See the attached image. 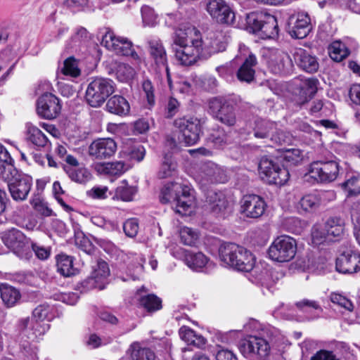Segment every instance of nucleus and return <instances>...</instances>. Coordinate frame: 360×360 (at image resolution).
Here are the masks:
<instances>
[{
    "instance_id": "f257e3e1",
    "label": "nucleus",
    "mask_w": 360,
    "mask_h": 360,
    "mask_svg": "<svg viewBox=\"0 0 360 360\" xmlns=\"http://www.w3.org/2000/svg\"><path fill=\"white\" fill-rule=\"evenodd\" d=\"M227 43V37L221 31L210 32L202 39L200 31L189 25L176 32L172 48L176 60L183 65L190 66L224 51Z\"/></svg>"
},
{
    "instance_id": "f03ea898",
    "label": "nucleus",
    "mask_w": 360,
    "mask_h": 360,
    "mask_svg": "<svg viewBox=\"0 0 360 360\" xmlns=\"http://www.w3.org/2000/svg\"><path fill=\"white\" fill-rule=\"evenodd\" d=\"M219 253L224 265L239 271H252V274L258 281L262 282L265 280L267 270L260 269L259 266H255V257L245 248L232 243H225L221 245Z\"/></svg>"
},
{
    "instance_id": "7ed1b4c3",
    "label": "nucleus",
    "mask_w": 360,
    "mask_h": 360,
    "mask_svg": "<svg viewBox=\"0 0 360 360\" xmlns=\"http://www.w3.org/2000/svg\"><path fill=\"white\" fill-rule=\"evenodd\" d=\"M345 234V221L340 216L330 217L323 226H314L311 242L314 245H329L342 240Z\"/></svg>"
},
{
    "instance_id": "20e7f679",
    "label": "nucleus",
    "mask_w": 360,
    "mask_h": 360,
    "mask_svg": "<svg viewBox=\"0 0 360 360\" xmlns=\"http://www.w3.org/2000/svg\"><path fill=\"white\" fill-rule=\"evenodd\" d=\"M240 101V98L233 96L229 98H213L208 103V112L222 124L232 127L236 123L235 106Z\"/></svg>"
},
{
    "instance_id": "39448f33",
    "label": "nucleus",
    "mask_w": 360,
    "mask_h": 360,
    "mask_svg": "<svg viewBox=\"0 0 360 360\" xmlns=\"http://www.w3.org/2000/svg\"><path fill=\"white\" fill-rule=\"evenodd\" d=\"M115 89V84L112 79L96 77L92 79L87 86L86 101L93 108H99L114 93Z\"/></svg>"
},
{
    "instance_id": "423d86ee",
    "label": "nucleus",
    "mask_w": 360,
    "mask_h": 360,
    "mask_svg": "<svg viewBox=\"0 0 360 360\" xmlns=\"http://www.w3.org/2000/svg\"><path fill=\"white\" fill-rule=\"evenodd\" d=\"M274 338L269 339L263 335H250L240 342V351L247 358L255 360L265 359L270 354V345Z\"/></svg>"
},
{
    "instance_id": "0eeeda50",
    "label": "nucleus",
    "mask_w": 360,
    "mask_h": 360,
    "mask_svg": "<svg viewBox=\"0 0 360 360\" xmlns=\"http://www.w3.org/2000/svg\"><path fill=\"white\" fill-rule=\"evenodd\" d=\"M259 174L262 179L269 184L283 185L289 179L287 169L281 167L275 160L266 156L261 158Z\"/></svg>"
},
{
    "instance_id": "6e6552de",
    "label": "nucleus",
    "mask_w": 360,
    "mask_h": 360,
    "mask_svg": "<svg viewBox=\"0 0 360 360\" xmlns=\"http://www.w3.org/2000/svg\"><path fill=\"white\" fill-rule=\"evenodd\" d=\"M295 240L288 236L276 238L269 248V257L276 262H285L294 258L296 254Z\"/></svg>"
},
{
    "instance_id": "1a4fd4ad",
    "label": "nucleus",
    "mask_w": 360,
    "mask_h": 360,
    "mask_svg": "<svg viewBox=\"0 0 360 360\" xmlns=\"http://www.w3.org/2000/svg\"><path fill=\"white\" fill-rule=\"evenodd\" d=\"M339 173V165L336 161L318 160L313 162L309 167V172L305 175L308 181L309 178L321 183H328L336 179Z\"/></svg>"
},
{
    "instance_id": "9d476101",
    "label": "nucleus",
    "mask_w": 360,
    "mask_h": 360,
    "mask_svg": "<svg viewBox=\"0 0 360 360\" xmlns=\"http://www.w3.org/2000/svg\"><path fill=\"white\" fill-rule=\"evenodd\" d=\"M101 43L117 55L131 56L134 60L141 61L138 53L133 49L132 42L125 37L115 35L112 31L106 32Z\"/></svg>"
},
{
    "instance_id": "9b49d317",
    "label": "nucleus",
    "mask_w": 360,
    "mask_h": 360,
    "mask_svg": "<svg viewBox=\"0 0 360 360\" xmlns=\"http://www.w3.org/2000/svg\"><path fill=\"white\" fill-rule=\"evenodd\" d=\"M276 129L275 122L261 118H255L246 122L240 129V134L244 139H248L252 134L256 139H268Z\"/></svg>"
},
{
    "instance_id": "f8f14e48",
    "label": "nucleus",
    "mask_w": 360,
    "mask_h": 360,
    "mask_svg": "<svg viewBox=\"0 0 360 360\" xmlns=\"http://www.w3.org/2000/svg\"><path fill=\"white\" fill-rule=\"evenodd\" d=\"M202 122L197 117H181L176 119L174 122L175 127L178 128L182 133L184 143L186 145L196 143L202 134Z\"/></svg>"
},
{
    "instance_id": "ddd939ff",
    "label": "nucleus",
    "mask_w": 360,
    "mask_h": 360,
    "mask_svg": "<svg viewBox=\"0 0 360 360\" xmlns=\"http://www.w3.org/2000/svg\"><path fill=\"white\" fill-rule=\"evenodd\" d=\"M4 181L8 182V189L14 201L22 202L27 198L33 184L30 176L16 174L10 179Z\"/></svg>"
},
{
    "instance_id": "4468645a",
    "label": "nucleus",
    "mask_w": 360,
    "mask_h": 360,
    "mask_svg": "<svg viewBox=\"0 0 360 360\" xmlns=\"http://www.w3.org/2000/svg\"><path fill=\"white\" fill-rule=\"evenodd\" d=\"M311 30V20L306 13H298L292 15L288 21V32L296 39L306 37Z\"/></svg>"
},
{
    "instance_id": "2eb2a0df",
    "label": "nucleus",
    "mask_w": 360,
    "mask_h": 360,
    "mask_svg": "<svg viewBox=\"0 0 360 360\" xmlns=\"http://www.w3.org/2000/svg\"><path fill=\"white\" fill-rule=\"evenodd\" d=\"M206 10L218 22L231 24L235 15L224 0H206Z\"/></svg>"
},
{
    "instance_id": "dca6fc26",
    "label": "nucleus",
    "mask_w": 360,
    "mask_h": 360,
    "mask_svg": "<svg viewBox=\"0 0 360 360\" xmlns=\"http://www.w3.org/2000/svg\"><path fill=\"white\" fill-rule=\"evenodd\" d=\"M60 110L61 105L59 100L53 94L46 93L38 98L37 111L39 116L52 120L60 114Z\"/></svg>"
},
{
    "instance_id": "f3484780",
    "label": "nucleus",
    "mask_w": 360,
    "mask_h": 360,
    "mask_svg": "<svg viewBox=\"0 0 360 360\" xmlns=\"http://www.w3.org/2000/svg\"><path fill=\"white\" fill-rule=\"evenodd\" d=\"M2 240L5 245L20 257H22L29 249L27 238L18 229H12L5 232Z\"/></svg>"
},
{
    "instance_id": "a211bd4d",
    "label": "nucleus",
    "mask_w": 360,
    "mask_h": 360,
    "mask_svg": "<svg viewBox=\"0 0 360 360\" xmlns=\"http://www.w3.org/2000/svg\"><path fill=\"white\" fill-rule=\"evenodd\" d=\"M267 65L275 75H286L292 70L293 65L290 56L278 51H269Z\"/></svg>"
},
{
    "instance_id": "6ab92c4d",
    "label": "nucleus",
    "mask_w": 360,
    "mask_h": 360,
    "mask_svg": "<svg viewBox=\"0 0 360 360\" xmlns=\"http://www.w3.org/2000/svg\"><path fill=\"white\" fill-rule=\"evenodd\" d=\"M149 53L160 70L162 68L167 75V82L169 88L173 89L167 65V56L166 50L159 39H150L148 41Z\"/></svg>"
},
{
    "instance_id": "aec40b11",
    "label": "nucleus",
    "mask_w": 360,
    "mask_h": 360,
    "mask_svg": "<svg viewBox=\"0 0 360 360\" xmlns=\"http://www.w3.org/2000/svg\"><path fill=\"white\" fill-rule=\"evenodd\" d=\"M117 143L111 138L98 139L94 141L89 147V154L96 159H105L112 157L117 150Z\"/></svg>"
},
{
    "instance_id": "412c9836",
    "label": "nucleus",
    "mask_w": 360,
    "mask_h": 360,
    "mask_svg": "<svg viewBox=\"0 0 360 360\" xmlns=\"http://www.w3.org/2000/svg\"><path fill=\"white\" fill-rule=\"evenodd\" d=\"M336 270L342 274H354L360 271V255L348 250L341 254L336 259Z\"/></svg>"
},
{
    "instance_id": "4be33fe9",
    "label": "nucleus",
    "mask_w": 360,
    "mask_h": 360,
    "mask_svg": "<svg viewBox=\"0 0 360 360\" xmlns=\"http://www.w3.org/2000/svg\"><path fill=\"white\" fill-rule=\"evenodd\" d=\"M18 330L28 338H37L44 335L49 328V325L37 321L33 316L20 318L17 323Z\"/></svg>"
},
{
    "instance_id": "5701e85b",
    "label": "nucleus",
    "mask_w": 360,
    "mask_h": 360,
    "mask_svg": "<svg viewBox=\"0 0 360 360\" xmlns=\"http://www.w3.org/2000/svg\"><path fill=\"white\" fill-rule=\"evenodd\" d=\"M266 205L257 195H245L241 201L242 212L248 217L259 218L264 213Z\"/></svg>"
},
{
    "instance_id": "b1692460",
    "label": "nucleus",
    "mask_w": 360,
    "mask_h": 360,
    "mask_svg": "<svg viewBox=\"0 0 360 360\" xmlns=\"http://www.w3.org/2000/svg\"><path fill=\"white\" fill-rule=\"evenodd\" d=\"M207 202L209 209L217 217H224L227 213L231 211V207L221 192L210 191L207 193Z\"/></svg>"
},
{
    "instance_id": "393cba45",
    "label": "nucleus",
    "mask_w": 360,
    "mask_h": 360,
    "mask_svg": "<svg viewBox=\"0 0 360 360\" xmlns=\"http://www.w3.org/2000/svg\"><path fill=\"white\" fill-rule=\"evenodd\" d=\"M292 56L295 64L302 70L313 73L319 70V64L317 58L308 51L297 48L295 49Z\"/></svg>"
},
{
    "instance_id": "a878e982",
    "label": "nucleus",
    "mask_w": 360,
    "mask_h": 360,
    "mask_svg": "<svg viewBox=\"0 0 360 360\" xmlns=\"http://www.w3.org/2000/svg\"><path fill=\"white\" fill-rule=\"evenodd\" d=\"M92 275L86 278L83 285L87 288H98L102 290L105 287V281L110 275V270L108 264L104 262H99Z\"/></svg>"
},
{
    "instance_id": "bb28decb",
    "label": "nucleus",
    "mask_w": 360,
    "mask_h": 360,
    "mask_svg": "<svg viewBox=\"0 0 360 360\" xmlns=\"http://www.w3.org/2000/svg\"><path fill=\"white\" fill-rule=\"evenodd\" d=\"M174 191L180 192L175 200L176 212L181 214H186V212L194 204V197L191 194V190L186 185H174Z\"/></svg>"
},
{
    "instance_id": "cd10ccee",
    "label": "nucleus",
    "mask_w": 360,
    "mask_h": 360,
    "mask_svg": "<svg viewBox=\"0 0 360 360\" xmlns=\"http://www.w3.org/2000/svg\"><path fill=\"white\" fill-rule=\"evenodd\" d=\"M319 81L315 78H308L300 81L298 86L299 94L295 103L302 107L307 103L316 93Z\"/></svg>"
},
{
    "instance_id": "c85d7f7f",
    "label": "nucleus",
    "mask_w": 360,
    "mask_h": 360,
    "mask_svg": "<svg viewBox=\"0 0 360 360\" xmlns=\"http://www.w3.org/2000/svg\"><path fill=\"white\" fill-rule=\"evenodd\" d=\"M18 173L14 167V160L7 149L0 144V179H10Z\"/></svg>"
},
{
    "instance_id": "c756f323",
    "label": "nucleus",
    "mask_w": 360,
    "mask_h": 360,
    "mask_svg": "<svg viewBox=\"0 0 360 360\" xmlns=\"http://www.w3.org/2000/svg\"><path fill=\"white\" fill-rule=\"evenodd\" d=\"M105 109L111 114L124 117L129 114L130 105L124 96L114 95L107 101Z\"/></svg>"
},
{
    "instance_id": "7c9ffc66",
    "label": "nucleus",
    "mask_w": 360,
    "mask_h": 360,
    "mask_svg": "<svg viewBox=\"0 0 360 360\" xmlns=\"http://www.w3.org/2000/svg\"><path fill=\"white\" fill-rule=\"evenodd\" d=\"M244 329L246 332L255 333L253 335H263L271 339L276 338L278 335V331L269 325L261 323L255 319H250L244 325Z\"/></svg>"
},
{
    "instance_id": "2f4dec72",
    "label": "nucleus",
    "mask_w": 360,
    "mask_h": 360,
    "mask_svg": "<svg viewBox=\"0 0 360 360\" xmlns=\"http://www.w3.org/2000/svg\"><path fill=\"white\" fill-rule=\"evenodd\" d=\"M257 65V58L250 53L245 58L244 62L237 71V77L240 82L250 83L255 77V67Z\"/></svg>"
},
{
    "instance_id": "473e14b6",
    "label": "nucleus",
    "mask_w": 360,
    "mask_h": 360,
    "mask_svg": "<svg viewBox=\"0 0 360 360\" xmlns=\"http://www.w3.org/2000/svg\"><path fill=\"white\" fill-rule=\"evenodd\" d=\"M179 251L186 265L195 271H200L208 262V259L202 252L195 253L184 249Z\"/></svg>"
},
{
    "instance_id": "72a5a7b5",
    "label": "nucleus",
    "mask_w": 360,
    "mask_h": 360,
    "mask_svg": "<svg viewBox=\"0 0 360 360\" xmlns=\"http://www.w3.org/2000/svg\"><path fill=\"white\" fill-rule=\"evenodd\" d=\"M130 360H155L154 352L149 347H143L140 342L131 343L127 350Z\"/></svg>"
},
{
    "instance_id": "f704fd0d",
    "label": "nucleus",
    "mask_w": 360,
    "mask_h": 360,
    "mask_svg": "<svg viewBox=\"0 0 360 360\" xmlns=\"http://www.w3.org/2000/svg\"><path fill=\"white\" fill-rule=\"evenodd\" d=\"M89 39V32L83 27H77L75 33L67 41L65 47L68 50L79 51L85 46Z\"/></svg>"
},
{
    "instance_id": "c9c22d12",
    "label": "nucleus",
    "mask_w": 360,
    "mask_h": 360,
    "mask_svg": "<svg viewBox=\"0 0 360 360\" xmlns=\"http://www.w3.org/2000/svg\"><path fill=\"white\" fill-rule=\"evenodd\" d=\"M94 169L101 174L120 176L126 170L124 162L121 161L112 162L95 163Z\"/></svg>"
},
{
    "instance_id": "e433bc0d",
    "label": "nucleus",
    "mask_w": 360,
    "mask_h": 360,
    "mask_svg": "<svg viewBox=\"0 0 360 360\" xmlns=\"http://www.w3.org/2000/svg\"><path fill=\"white\" fill-rule=\"evenodd\" d=\"M122 152L131 160L141 161L146 154L144 147L137 142L129 139L124 143Z\"/></svg>"
},
{
    "instance_id": "4c0bfd02",
    "label": "nucleus",
    "mask_w": 360,
    "mask_h": 360,
    "mask_svg": "<svg viewBox=\"0 0 360 360\" xmlns=\"http://www.w3.org/2000/svg\"><path fill=\"white\" fill-rule=\"evenodd\" d=\"M179 333L181 339L187 342L188 345L200 348L206 343V340L202 335L196 334L189 327L184 326L181 327Z\"/></svg>"
},
{
    "instance_id": "58836bf2",
    "label": "nucleus",
    "mask_w": 360,
    "mask_h": 360,
    "mask_svg": "<svg viewBox=\"0 0 360 360\" xmlns=\"http://www.w3.org/2000/svg\"><path fill=\"white\" fill-rule=\"evenodd\" d=\"M259 32L263 38H275L278 35V22L274 15L268 14Z\"/></svg>"
},
{
    "instance_id": "ea45409f",
    "label": "nucleus",
    "mask_w": 360,
    "mask_h": 360,
    "mask_svg": "<svg viewBox=\"0 0 360 360\" xmlns=\"http://www.w3.org/2000/svg\"><path fill=\"white\" fill-rule=\"evenodd\" d=\"M1 296L3 302L8 307H13L20 300V292L15 288L7 284L0 286Z\"/></svg>"
},
{
    "instance_id": "a19ab883",
    "label": "nucleus",
    "mask_w": 360,
    "mask_h": 360,
    "mask_svg": "<svg viewBox=\"0 0 360 360\" xmlns=\"http://www.w3.org/2000/svg\"><path fill=\"white\" fill-rule=\"evenodd\" d=\"M58 271L63 276L68 277L75 275L76 269L73 266L72 257L65 254L57 256Z\"/></svg>"
},
{
    "instance_id": "79ce46f5",
    "label": "nucleus",
    "mask_w": 360,
    "mask_h": 360,
    "mask_svg": "<svg viewBox=\"0 0 360 360\" xmlns=\"http://www.w3.org/2000/svg\"><path fill=\"white\" fill-rule=\"evenodd\" d=\"M328 53L333 60L340 62L349 55L350 51L342 41H335L328 46Z\"/></svg>"
},
{
    "instance_id": "37998d69",
    "label": "nucleus",
    "mask_w": 360,
    "mask_h": 360,
    "mask_svg": "<svg viewBox=\"0 0 360 360\" xmlns=\"http://www.w3.org/2000/svg\"><path fill=\"white\" fill-rule=\"evenodd\" d=\"M332 194L330 192H323L321 194L311 193L305 195L300 201V206L305 211L312 210L319 206L321 198Z\"/></svg>"
},
{
    "instance_id": "c03bdc74",
    "label": "nucleus",
    "mask_w": 360,
    "mask_h": 360,
    "mask_svg": "<svg viewBox=\"0 0 360 360\" xmlns=\"http://www.w3.org/2000/svg\"><path fill=\"white\" fill-rule=\"evenodd\" d=\"M63 169L71 180L77 183L84 184L91 179V173L84 167L75 169L65 165Z\"/></svg>"
},
{
    "instance_id": "a18cd8bd",
    "label": "nucleus",
    "mask_w": 360,
    "mask_h": 360,
    "mask_svg": "<svg viewBox=\"0 0 360 360\" xmlns=\"http://www.w3.org/2000/svg\"><path fill=\"white\" fill-rule=\"evenodd\" d=\"M139 304L148 312H154L162 308V300L154 294L141 296Z\"/></svg>"
},
{
    "instance_id": "49530a36",
    "label": "nucleus",
    "mask_w": 360,
    "mask_h": 360,
    "mask_svg": "<svg viewBox=\"0 0 360 360\" xmlns=\"http://www.w3.org/2000/svg\"><path fill=\"white\" fill-rule=\"evenodd\" d=\"M29 140L38 148H46L50 142L46 136L37 127L28 128Z\"/></svg>"
},
{
    "instance_id": "de8ad7c7",
    "label": "nucleus",
    "mask_w": 360,
    "mask_h": 360,
    "mask_svg": "<svg viewBox=\"0 0 360 360\" xmlns=\"http://www.w3.org/2000/svg\"><path fill=\"white\" fill-rule=\"evenodd\" d=\"M137 192L136 186H129L127 180H123L116 188L115 197L123 201H131Z\"/></svg>"
},
{
    "instance_id": "09e8293b",
    "label": "nucleus",
    "mask_w": 360,
    "mask_h": 360,
    "mask_svg": "<svg viewBox=\"0 0 360 360\" xmlns=\"http://www.w3.org/2000/svg\"><path fill=\"white\" fill-rule=\"evenodd\" d=\"M53 311V307L47 304H40L33 310L32 316L40 323H43L45 320L51 321L54 317Z\"/></svg>"
},
{
    "instance_id": "8fccbe9b",
    "label": "nucleus",
    "mask_w": 360,
    "mask_h": 360,
    "mask_svg": "<svg viewBox=\"0 0 360 360\" xmlns=\"http://www.w3.org/2000/svg\"><path fill=\"white\" fill-rule=\"evenodd\" d=\"M268 13L262 12H252L247 15L246 22L253 32H259Z\"/></svg>"
},
{
    "instance_id": "3c124183",
    "label": "nucleus",
    "mask_w": 360,
    "mask_h": 360,
    "mask_svg": "<svg viewBox=\"0 0 360 360\" xmlns=\"http://www.w3.org/2000/svg\"><path fill=\"white\" fill-rule=\"evenodd\" d=\"M174 185H183L178 182L168 183L164 186L160 193V201L162 203H167L170 202H174L176 198H178L180 192L174 191Z\"/></svg>"
},
{
    "instance_id": "603ef678",
    "label": "nucleus",
    "mask_w": 360,
    "mask_h": 360,
    "mask_svg": "<svg viewBox=\"0 0 360 360\" xmlns=\"http://www.w3.org/2000/svg\"><path fill=\"white\" fill-rule=\"evenodd\" d=\"M176 163L172 160L170 155H166L160 167L158 176L160 179L171 176L175 172Z\"/></svg>"
},
{
    "instance_id": "864d4df0",
    "label": "nucleus",
    "mask_w": 360,
    "mask_h": 360,
    "mask_svg": "<svg viewBox=\"0 0 360 360\" xmlns=\"http://www.w3.org/2000/svg\"><path fill=\"white\" fill-rule=\"evenodd\" d=\"M181 18L179 13H167L165 15V24L169 27L175 29L174 35L173 39L176 35V32L182 27L183 30L186 28L188 26L191 25L189 23H184L181 22ZM174 43L172 44V45Z\"/></svg>"
},
{
    "instance_id": "5fc2aeb1",
    "label": "nucleus",
    "mask_w": 360,
    "mask_h": 360,
    "mask_svg": "<svg viewBox=\"0 0 360 360\" xmlns=\"http://www.w3.org/2000/svg\"><path fill=\"white\" fill-rule=\"evenodd\" d=\"M135 74L134 69L126 63H119L117 65L115 75L117 79L122 82L132 79Z\"/></svg>"
},
{
    "instance_id": "6e6d98bb",
    "label": "nucleus",
    "mask_w": 360,
    "mask_h": 360,
    "mask_svg": "<svg viewBox=\"0 0 360 360\" xmlns=\"http://www.w3.org/2000/svg\"><path fill=\"white\" fill-rule=\"evenodd\" d=\"M214 167L215 164L209 162L203 165L198 176L199 184L204 187L212 184Z\"/></svg>"
},
{
    "instance_id": "4d7b16f0",
    "label": "nucleus",
    "mask_w": 360,
    "mask_h": 360,
    "mask_svg": "<svg viewBox=\"0 0 360 360\" xmlns=\"http://www.w3.org/2000/svg\"><path fill=\"white\" fill-rule=\"evenodd\" d=\"M342 188L347 197L356 196L360 194L359 179L356 176H352L343 184Z\"/></svg>"
},
{
    "instance_id": "13d9d810",
    "label": "nucleus",
    "mask_w": 360,
    "mask_h": 360,
    "mask_svg": "<svg viewBox=\"0 0 360 360\" xmlns=\"http://www.w3.org/2000/svg\"><path fill=\"white\" fill-rule=\"evenodd\" d=\"M179 235L181 242L186 245H194L198 239V233L186 226L181 229Z\"/></svg>"
},
{
    "instance_id": "bf43d9fd",
    "label": "nucleus",
    "mask_w": 360,
    "mask_h": 360,
    "mask_svg": "<svg viewBox=\"0 0 360 360\" xmlns=\"http://www.w3.org/2000/svg\"><path fill=\"white\" fill-rule=\"evenodd\" d=\"M134 264H130L128 267L129 274L131 276L133 280L139 278V276L143 270V263L145 259L141 255H134Z\"/></svg>"
},
{
    "instance_id": "052dcab7",
    "label": "nucleus",
    "mask_w": 360,
    "mask_h": 360,
    "mask_svg": "<svg viewBox=\"0 0 360 360\" xmlns=\"http://www.w3.org/2000/svg\"><path fill=\"white\" fill-rule=\"evenodd\" d=\"M62 72L72 77H77L80 75L77 62L73 57H70L64 61Z\"/></svg>"
},
{
    "instance_id": "680f3d73",
    "label": "nucleus",
    "mask_w": 360,
    "mask_h": 360,
    "mask_svg": "<svg viewBox=\"0 0 360 360\" xmlns=\"http://www.w3.org/2000/svg\"><path fill=\"white\" fill-rule=\"evenodd\" d=\"M141 13L143 22L146 25L153 26L156 23L157 16L152 8L148 6H142Z\"/></svg>"
},
{
    "instance_id": "e2e57ef3",
    "label": "nucleus",
    "mask_w": 360,
    "mask_h": 360,
    "mask_svg": "<svg viewBox=\"0 0 360 360\" xmlns=\"http://www.w3.org/2000/svg\"><path fill=\"white\" fill-rule=\"evenodd\" d=\"M112 339L108 338H101L96 334H91L86 341V344L92 349H96L101 346L106 345L112 342Z\"/></svg>"
},
{
    "instance_id": "0e129e2a",
    "label": "nucleus",
    "mask_w": 360,
    "mask_h": 360,
    "mask_svg": "<svg viewBox=\"0 0 360 360\" xmlns=\"http://www.w3.org/2000/svg\"><path fill=\"white\" fill-rule=\"evenodd\" d=\"M283 158L286 162L295 165L302 160L301 150L298 148L285 149L283 153Z\"/></svg>"
},
{
    "instance_id": "69168bd1",
    "label": "nucleus",
    "mask_w": 360,
    "mask_h": 360,
    "mask_svg": "<svg viewBox=\"0 0 360 360\" xmlns=\"http://www.w3.org/2000/svg\"><path fill=\"white\" fill-rule=\"evenodd\" d=\"M139 229V222L135 218L127 219L123 224L125 234L130 238H134L137 235Z\"/></svg>"
},
{
    "instance_id": "338daca9",
    "label": "nucleus",
    "mask_w": 360,
    "mask_h": 360,
    "mask_svg": "<svg viewBox=\"0 0 360 360\" xmlns=\"http://www.w3.org/2000/svg\"><path fill=\"white\" fill-rule=\"evenodd\" d=\"M330 299L333 303L337 304L349 311L353 310L352 302L340 294L331 293Z\"/></svg>"
},
{
    "instance_id": "774afa93",
    "label": "nucleus",
    "mask_w": 360,
    "mask_h": 360,
    "mask_svg": "<svg viewBox=\"0 0 360 360\" xmlns=\"http://www.w3.org/2000/svg\"><path fill=\"white\" fill-rule=\"evenodd\" d=\"M91 221L93 224L107 231H113L116 228L114 222L106 221L105 218L101 216H93L91 218Z\"/></svg>"
}]
</instances>
